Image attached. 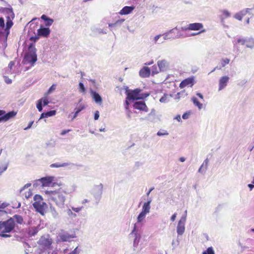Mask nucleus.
<instances>
[{"label": "nucleus", "instance_id": "34", "mask_svg": "<svg viewBox=\"0 0 254 254\" xmlns=\"http://www.w3.org/2000/svg\"><path fill=\"white\" fill-rule=\"evenodd\" d=\"M146 214L140 212L137 217V222L135 224H137V228L139 229V224L141 223L144 219L146 216Z\"/></svg>", "mask_w": 254, "mask_h": 254}, {"label": "nucleus", "instance_id": "30", "mask_svg": "<svg viewBox=\"0 0 254 254\" xmlns=\"http://www.w3.org/2000/svg\"><path fill=\"white\" fill-rule=\"evenodd\" d=\"M246 46L251 49L254 48V39L253 38H246Z\"/></svg>", "mask_w": 254, "mask_h": 254}, {"label": "nucleus", "instance_id": "40", "mask_svg": "<svg viewBox=\"0 0 254 254\" xmlns=\"http://www.w3.org/2000/svg\"><path fill=\"white\" fill-rule=\"evenodd\" d=\"M230 61V59L228 58L222 59L220 61V66L219 67H221V68L225 67L226 64L229 63Z\"/></svg>", "mask_w": 254, "mask_h": 254}, {"label": "nucleus", "instance_id": "5", "mask_svg": "<svg viewBox=\"0 0 254 254\" xmlns=\"http://www.w3.org/2000/svg\"><path fill=\"white\" fill-rule=\"evenodd\" d=\"M129 236H133L134 237L133 240V247L136 248L138 246V243L141 238V235L139 229L137 228V224H134L133 228L129 234Z\"/></svg>", "mask_w": 254, "mask_h": 254}, {"label": "nucleus", "instance_id": "11", "mask_svg": "<svg viewBox=\"0 0 254 254\" xmlns=\"http://www.w3.org/2000/svg\"><path fill=\"white\" fill-rule=\"evenodd\" d=\"M176 30H178L177 27H176L175 28L169 30V31L165 33L162 36H163V40L164 41L166 40L171 39H178L181 37L182 35L179 32H178L177 34L175 36H172L171 35V34L175 33V31Z\"/></svg>", "mask_w": 254, "mask_h": 254}, {"label": "nucleus", "instance_id": "39", "mask_svg": "<svg viewBox=\"0 0 254 254\" xmlns=\"http://www.w3.org/2000/svg\"><path fill=\"white\" fill-rule=\"evenodd\" d=\"M12 218H13V220H15L16 222L18 224H22L23 222V219L21 215L15 214L13 216Z\"/></svg>", "mask_w": 254, "mask_h": 254}, {"label": "nucleus", "instance_id": "3", "mask_svg": "<svg viewBox=\"0 0 254 254\" xmlns=\"http://www.w3.org/2000/svg\"><path fill=\"white\" fill-rule=\"evenodd\" d=\"M15 226L13 218H9L5 221H1V231L5 233H10L14 229Z\"/></svg>", "mask_w": 254, "mask_h": 254}, {"label": "nucleus", "instance_id": "37", "mask_svg": "<svg viewBox=\"0 0 254 254\" xmlns=\"http://www.w3.org/2000/svg\"><path fill=\"white\" fill-rule=\"evenodd\" d=\"M191 101H192L193 104L198 107V108L200 110L202 108V104L200 103L197 100V99L195 97H193L191 98Z\"/></svg>", "mask_w": 254, "mask_h": 254}, {"label": "nucleus", "instance_id": "63", "mask_svg": "<svg viewBox=\"0 0 254 254\" xmlns=\"http://www.w3.org/2000/svg\"><path fill=\"white\" fill-rule=\"evenodd\" d=\"M33 187H34V188H37V187H38V186H41V182H40V179H39V180H38L36 181L34 183V184H33Z\"/></svg>", "mask_w": 254, "mask_h": 254}, {"label": "nucleus", "instance_id": "33", "mask_svg": "<svg viewBox=\"0 0 254 254\" xmlns=\"http://www.w3.org/2000/svg\"><path fill=\"white\" fill-rule=\"evenodd\" d=\"M124 19H121L117 20L115 23H109V27L111 28L113 27H117L118 26H120L122 23L125 21Z\"/></svg>", "mask_w": 254, "mask_h": 254}, {"label": "nucleus", "instance_id": "50", "mask_svg": "<svg viewBox=\"0 0 254 254\" xmlns=\"http://www.w3.org/2000/svg\"><path fill=\"white\" fill-rule=\"evenodd\" d=\"M169 133L167 131L165 130H159L157 132V135L160 136L163 135H167Z\"/></svg>", "mask_w": 254, "mask_h": 254}, {"label": "nucleus", "instance_id": "60", "mask_svg": "<svg viewBox=\"0 0 254 254\" xmlns=\"http://www.w3.org/2000/svg\"><path fill=\"white\" fill-rule=\"evenodd\" d=\"M56 84H53L49 89L48 91V94H50L51 93H52V92H53V91H54L56 89Z\"/></svg>", "mask_w": 254, "mask_h": 254}, {"label": "nucleus", "instance_id": "25", "mask_svg": "<svg viewBox=\"0 0 254 254\" xmlns=\"http://www.w3.org/2000/svg\"><path fill=\"white\" fill-rule=\"evenodd\" d=\"M134 8V7L133 6H126L120 10L119 13L121 15H127L130 13Z\"/></svg>", "mask_w": 254, "mask_h": 254}, {"label": "nucleus", "instance_id": "53", "mask_svg": "<svg viewBox=\"0 0 254 254\" xmlns=\"http://www.w3.org/2000/svg\"><path fill=\"white\" fill-rule=\"evenodd\" d=\"M246 38H238L237 39V43L240 44L242 45H245L246 44Z\"/></svg>", "mask_w": 254, "mask_h": 254}, {"label": "nucleus", "instance_id": "15", "mask_svg": "<svg viewBox=\"0 0 254 254\" xmlns=\"http://www.w3.org/2000/svg\"><path fill=\"white\" fill-rule=\"evenodd\" d=\"M33 206L37 212L42 215H44L45 212V207L47 206V204L45 202L38 203L37 202H35L33 203Z\"/></svg>", "mask_w": 254, "mask_h": 254}, {"label": "nucleus", "instance_id": "49", "mask_svg": "<svg viewBox=\"0 0 254 254\" xmlns=\"http://www.w3.org/2000/svg\"><path fill=\"white\" fill-rule=\"evenodd\" d=\"M79 91L80 92H82V93L85 92L86 89L84 87L83 83L81 82H80L79 83Z\"/></svg>", "mask_w": 254, "mask_h": 254}, {"label": "nucleus", "instance_id": "8", "mask_svg": "<svg viewBox=\"0 0 254 254\" xmlns=\"http://www.w3.org/2000/svg\"><path fill=\"white\" fill-rule=\"evenodd\" d=\"M60 240L63 242H70V239L76 238L75 233L71 234H69L67 231L62 230L58 235Z\"/></svg>", "mask_w": 254, "mask_h": 254}, {"label": "nucleus", "instance_id": "43", "mask_svg": "<svg viewBox=\"0 0 254 254\" xmlns=\"http://www.w3.org/2000/svg\"><path fill=\"white\" fill-rule=\"evenodd\" d=\"M34 200L35 202H37L38 203L43 202L42 201L43 200L42 197L39 194H35L34 196Z\"/></svg>", "mask_w": 254, "mask_h": 254}, {"label": "nucleus", "instance_id": "22", "mask_svg": "<svg viewBox=\"0 0 254 254\" xmlns=\"http://www.w3.org/2000/svg\"><path fill=\"white\" fill-rule=\"evenodd\" d=\"M91 95L93 100L97 104H100L102 102V98L98 93L93 90L90 91Z\"/></svg>", "mask_w": 254, "mask_h": 254}, {"label": "nucleus", "instance_id": "54", "mask_svg": "<svg viewBox=\"0 0 254 254\" xmlns=\"http://www.w3.org/2000/svg\"><path fill=\"white\" fill-rule=\"evenodd\" d=\"M187 94H185V92L184 91L181 92H178L176 95V99H179L181 96H186Z\"/></svg>", "mask_w": 254, "mask_h": 254}, {"label": "nucleus", "instance_id": "14", "mask_svg": "<svg viewBox=\"0 0 254 254\" xmlns=\"http://www.w3.org/2000/svg\"><path fill=\"white\" fill-rule=\"evenodd\" d=\"M202 28H203V25L202 23H193L189 24L187 27H182L181 29L182 31H187L188 30H199Z\"/></svg>", "mask_w": 254, "mask_h": 254}, {"label": "nucleus", "instance_id": "36", "mask_svg": "<svg viewBox=\"0 0 254 254\" xmlns=\"http://www.w3.org/2000/svg\"><path fill=\"white\" fill-rule=\"evenodd\" d=\"M161 36H162V35H161V34L157 35L156 36H155L152 41L153 44H157L163 43L164 42V41L162 40H160V38Z\"/></svg>", "mask_w": 254, "mask_h": 254}, {"label": "nucleus", "instance_id": "4", "mask_svg": "<svg viewBox=\"0 0 254 254\" xmlns=\"http://www.w3.org/2000/svg\"><path fill=\"white\" fill-rule=\"evenodd\" d=\"M103 189V185L101 183L98 185L94 186L91 190V193L93 195L97 204L99 203L102 197Z\"/></svg>", "mask_w": 254, "mask_h": 254}, {"label": "nucleus", "instance_id": "2", "mask_svg": "<svg viewBox=\"0 0 254 254\" xmlns=\"http://www.w3.org/2000/svg\"><path fill=\"white\" fill-rule=\"evenodd\" d=\"M37 60L36 49L33 43L29 44L27 52L25 54L23 63L24 64H30L33 66Z\"/></svg>", "mask_w": 254, "mask_h": 254}, {"label": "nucleus", "instance_id": "7", "mask_svg": "<svg viewBox=\"0 0 254 254\" xmlns=\"http://www.w3.org/2000/svg\"><path fill=\"white\" fill-rule=\"evenodd\" d=\"M140 91L141 90L138 88H136L133 90H127L126 92L127 99H130L132 101L139 100V96Z\"/></svg>", "mask_w": 254, "mask_h": 254}, {"label": "nucleus", "instance_id": "58", "mask_svg": "<svg viewBox=\"0 0 254 254\" xmlns=\"http://www.w3.org/2000/svg\"><path fill=\"white\" fill-rule=\"evenodd\" d=\"M149 95V94L148 92L142 93L140 95L139 94V99H143L147 97Z\"/></svg>", "mask_w": 254, "mask_h": 254}, {"label": "nucleus", "instance_id": "28", "mask_svg": "<svg viewBox=\"0 0 254 254\" xmlns=\"http://www.w3.org/2000/svg\"><path fill=\"white\" fill-rule=\"evenodd\" d=\"M208 162H209V160L208 158H206L203 161L202 164L201 165V166L199 168L198 172L201 174L205 173V172L206 171L207 168Z\"/></svg>", "mask_w": 254, "mask_h": 254}, {"label": "nucleus", "instance_id": "29", "mask_svg": "<svg viewBox=\"0 0 254 254\" xmlns=\"http://www.w3.org/2000/svg\"><path fill=\"white\" fill-rule=\"evenodd\" d=\"M56 110H51L46 112H44L41 114L40 119L47 118L50 117H52L56 114Z\"/></svg>", "mask_w": 254, "mask_h": 254}, {"label": "nucleus", "instance_id": "64", "mask_svg": "<svg viewBox=\"0 0 254 254\" xmlns=\"http://www.w3.org/2000/svg\"><path fill=\"white\" fill-rule=\"evenodd\" d=\"M4 20L3 17H0V28L4 27Z\"/></svg>", "mask_w": 254, "mask_h": 254}, {"label": "nucleus", "instance_id": "45", "mask_svg": "<svg viewBox=\"0 0 254 254\" xmlns=\"http://www.w3.org/2000/svg\"><path fill=\"white\" fill-rule=\"evenodd\" d=\"M12 25L13 22L12 21V19H6V28L9 29L12 27Z\"/></svg>", "mask_w": 254, "mask_h": 254}, {"label": "nucleus", "instance_id": "12", "mask_svg": "<svg viewBox=\"0 0 254 254\" xmlns=\"http://www.w3.org/2000/svg\"><path fill=\"white\" fill-rule=\"evenodd\" d=\"M186 221V215L182 216L179 221L177 227V232L178 235H182L185 230V222Z\"/></svg>", "mask_w": 254, "mask_h": 254}, {"label": "nucleus", "instance_id": "41", "mask_svg": "<svg viewBox=\"0 0 254 254\" xmlns=\"http://www.w3.org/2000/svg\"><path fill=\"white\" fill-rule=\"evenodd\" d=\"M8 204L6 202L0 203V215L2 214H6V212L4 210H1V209H4L6 207L8 206Z\"/></svg>", "mask_w": 254, "mask_h": 254}, {"label": "nucleus", "instance_id": "42", "mask_svg": "<svg viewBox=\"0 0 254 254\" xmlns=\"http://www.w3.org/2000/svg\"><path fill=\"white\" fill-rule=\"evenodd\" d=\"M254 7L253 8H246L240 11L239 13L241 14L242 17L246 15L248 13H249L250 10H253Z\"/></svg>", "mask_w": 254, "mask_h": 254}, {"label": "nucleus", "instance_id": "31", "mask_svg": "<svg viewBox=\"0 0 254 254\" xmlns=\"http://www.w3.org/2000/svg\"><path fill=\"white\" fill-rule=\"evenodd\" d=\"M64 211L70 219H73L77 216V214L73 212L70 207L66 209Z\"/></svg>", "mask_w": 254, "mask_h": 254}, {"label": "nucleus", "instance_id": "1", "mask_svg": "<svg viewBox=\"0 0 254 254\" xmlns=\"http://www.w3.org/2000/svg\"><path fill=\"white\" fill-rule=\"evenodd\" d=\"M45 193L49 201L54 202L59 208L64 207V202L69 194L64 190L60 188L57 190H46Z\"/></svg>", "mask_w": 254, "mask_h": 254}, {"label": "nucleus", "instance_id": "56", "mask_svg": "<svg viewBox=\"0 0 254 254\" xmlns=\"http://www.w3.org/2000/svg\"><path fill=\"white\" fill-rule=\"evenodd\" d=\"M40 38V37L39 36L38 34L37 33V35H35L34 36H31L30 38V40L31 41H34V42H36Z\"/></svg>", "mask_w": 254, "mask_h": 254}, {"label": "nucleus", "instance_id": "48", "mask_svg": "<svg viewBox=\"0 0 254 254\" xmlns=\"http://www.w3.org/2000/svg\"><path fill=\"white\" fill-rule=\"evenodd\" d=\"M159 101L161 103H166L168 101V95L164 94V95L160 99Z\"/></svg>", "mask_w": 254, "mask_h": 254}, {"label": "nucleus", "instance_id": "23", "mask_svg": "<svg viewBox=\"0 0 254 254\" xmlns=\"http://www.w3.org/2000/svg\"><path fill=\"white\" fill-rule=\"evenodd\" d=\"M139 74L141 77H148L150 75V69L147 66H144L140 70Z\"/></svg>", "mask_w": 254, "mask_h": 254}, {"label": "nucleus", "instance_id": "27", "mask_svg": "<svg viewBox=\"0 0 254 254\" xmlns=\"http://www.w3.org/2000/svg\"><path fill=\"white\" fill-rule=\"evenodd\" d=\"M74 166L75 165L73 163H55L52 164L50 165V167L51 168H60V167H65L68 166Z\"/></svg>", "mask_w": 254, "mask_h": 254}, {"label": "nucleus", "instance_id": "35", "mask_svg": "<svg viewBox=\"0 0 254 254\" xmlns=\"http://www.w3.org/2000/svg\"><path fill=\"white\" fill-rule=\"evenodd\" d=\"M50 213H51L52 216L55 218L57 219L59 217V213L56 210V208L52 206H50Z\"/></svg>", "mask_w": 254, "mask_h": 254}, {"label": "nucleus", "instance_id": "32", "mask_svg": "<svg viewBox=\"0 0 254 254\" xmlns=\"http://www.w3.org/2000/svg\"><path fill=\"white\" fill-rule=\"evenodd\" d=\"M223 15L221 16V22L223 24L224 23V19L231 16L230 12L224 9L222 11Z\"/></svg>", "mask_w": 254, "mask_h": 254}, {"label": "nucleus", "instance_id": "24", "mask_svg": "<svg viewBox=\"0 0 254 254\" xmlns=\"http://www.w3.org/2000/svg\"><path fill=\"white\" fill-rule=\"evenodd\" d=\"M157 64L160 71H164L167 70L168 67V63L166 60H163L161 61H158Z\"/></svg>", "mask_w": 254, "mask_h": 254}, {"label": "nucleus", "instance_id": "52", "mask_svg": "<svg viewBox=\"0 0 254 254\" xmlns=\"http://www.w3.org/2000/svg\"><path fill=\"white\" fill-rule=\"evenodd\" d=\"M81 252V249L76 247L72 251L70 252L68 254H79Z\"/></svg>", "mask_w": 254, "mask_h": 254}, {"label": "nucleus", "instance_id": "9", "mask_svg": "<svg viewBox=\"0 0 254 254\" xmlns=\"http://www.w3.org/2000/svg\"><path fill=\"white\" fill-rule=\"evenodd\" d=\"M176 30H178L177 27H176L175 28L169 30V31L165 33L162 36H163V40L164 41L166 40L171 39H178L181 37L182 35L179 32H178L177 34L175 36H172L171 35V34L175 33V31Z\"/></svg>", "mask_w": 254, "mask_h": 254}, {"label": "nucleus", "instance_id": "57", "mask_svg": "<svg viewBox=\"0 0 254 254\" xmlns=\"http://www.w3.org/2000/svg\"><path fill=\"white\" fill-rule=\"evenodd\" d=\"M129 101H131L130 99H127V97H126V99L125 103V107L126 110H128L129 105H130Z\"/></svg>", "mask_w": 254, "mask_h": 254}, {"label": "nucleus", "instance_id": "61", "mask_svg": "<svg viewBox=\"0 0 254 254\" xmlns=\"http://www.w3.org/2000/svg\"><path fill=\"white\" fill-rule=\"evenodd\" d=\"M85 106L83 105H79L78 108H76L74 109V110L78 111L79 113L82 111L83 109H84Z\"/></svg>", "mask_w": 254, "mask_h": 254}, {"label": "nucleus", "instance_id": "16", "mask_svg": "<svg viewBox=\"0 0 254 254\" xmlns=\"http://www.w3.org/2000/svg\"><path fill=\"white\" fill-rule=\"evenodd\" d=\"M50 32L51 30L49 28L43 26H41L40 28L37 30V33L40 37L47 38L49 36Z\"/></svg>", "mask_w": 254, "mask_h": 254}, {"label": "nucleus", "instance_id": "38", "mask_svg": "<svg viewBox=\"0 0 254 254\" xmlns=\"http://www.w3.org/2000/svg\"><path fill=\"white\" fill-rule=\"evenodd\" d=\"M150 207V205H148L143 203L142 211L141 212L146 215L147 214L149 213Z\"/></svg>", "mask_w": 254, "mask_h": 254}, {"label": "nucleus", "instance_id": "18", "mask_svg": "<svg viewBox=\"0 0 254 254\" xmlns=\"http://www.w3.org/2000/svg\"><path fill=\"white\" fill-rule=\"evenodd\" d=\"M49 103V101L46 97H42L38 100L37 102L36 107L39 112H42L43 110V106H46Z\"/></svg>", "mask_w": 254, "mask_h": 254}, {"label": "nucleus", "instance_id": "44", "mask_svg": "<svg viewBox=\"0 0 254 254\" xmlns=\"http://www.w3.org/2000/svg\"><path fill=\"white\" fill-rule=\"evenodd\" d=\"M70 208L71 209L73 212L76 213L80 212L83 208V206H82L81 207H75L70 206Z\"/></svg>", "mask_w": 254, "mask_h": 254}, {"label": "nucleus", "instance_id": "51", "mask_svg": "<svg viewBox=\"0 0 254 254\" xmlns=\"http://www.w3.org/2000/svg\"><path fill=\"white\" fill-rule=\"evenodd\" d=\"M45 22V25L46 26H50L53 24L54 20L52 18L48 17V18Z\"/></svg>", "mask_w": 254, "mask_h": 254}, {"label": "nucleus", "instance_id": "10", "mask_svg": "<svg viewBox=\"0 0 254 254\" xmlns=\"http://www.w3.org/2000/svg\"><path fill=\"white\" fill-rule=\"evenodd\" d=\"M176 30H178L177 27H176L175 28L169 30V31L165 33L162 36H163V40L164 41L166 40L171 39H178L181 37L182 35L179 32H178L177 34L175 36H172L171 35V34L175 33V31Z\"/></svg>", "mask_w": 254, "mask_h": 254}, {"label": "nucleus", "instance_id": "47", "mask_svg": "<svg viewBox=\"0 0 254 254\" xmlns=\"http://www.w3.org/2000/svg\"><path fill=\"white\" fill-rule=\"evenodd\" d=\"M202 254H215L214 251L212 247H209Z\"/></svg>", "mask_w": 254, "mask_h": 254}, {"label": "nucleus", "instance_id": "17", "mask_svg": "<svg viewBox=\"0 0 254 254\" xmlns=\"http://www.w3.org/2000/svg\"><path fill=\"white\" fill-rule=\"evenodd\" d=\"M230 78L227 75L223 76L219 80L218 91L224 89L227 85Z\"/></svg>", "mask_w": 254, "mask_h": 254}, {"label": "nucleus", "instance_id": "62", "mask_svg": "<svg viewBox=\"0 0 254 254\" xmlns=\"http://www.w3.org/2000/svg\"><path fill=\"white\" fill-rule=\"evenodd\" d=\"M190 115V112H186L183 115L182 118L184 120H187V119H189Z\"/></svg>", "mask_w": 254, "mask_h": 254}, {"label": "nucleus", "instance_id": "19", "mask_svg": "<svg viewBox=\"0 0 254 254\" xmlns=\"http://www.w3.org/2000/svg\"><path fill=\"white\" fill-rule=\"evenodd\" d=\"M133 107L134 109L139 110L140 111H148L147 106L145 102L142 101L135 102L133 104Z\"/></svg>", "mask_w": 254, "mask_h": 254}, {"label": "nucleus", "instance_id": "26", "mask_svg": "<svg viewBox=\"0 0 254 254\" xmlns=\"http://www.w3.org/2000/svg\"><path fill=\"white\" fill-rule=\"evenodd\" d=\"M3 11L7 15L6 19H13L14 18V13L12 7H5Z\"/></svg>", "mask_w": 254, "mask_h": 254}, {"label": "nucleus", "instance_id": "21", "mask_svg": "<svg viewBox=\"0 0 254 254\" xmlns=\"http://www.w3.org/2000/svg\"><path fill=\"white\" fill-rule=\"evenodd\" d=\"M194 84V78L193 77L188 78L183 80L180 84V87L184 88L186 86L190 85L191 87Z\"/></svg>", "mask_w": 254, "mask_h": 254}, {"label": "nucleus", "instance_id": "6", "mask_svg": "<svg viewBox=\"0 0 254 254\" xmlns=\"http://www.w3.org/2000/svg\"><path fill=\"white\" fill-rule=\"evenodd\" d=\"M17 114V112L14 110L6 113L4 110H0V123L5 122L14 118Z\"/></svg>", "mask_w": 254, "mask_h": 254}, {"label": "nucleus", "instance_id": "55", "mask_svg": "<svg viewBox=\"0 0 254 254\" xmlns=\"http://www.w3.org/2000/svg\"><path fill=\"white\" fill-rule=\"evenodd\" d=\"M159 72L157 67L156 65H153L152 68V75H154Z\"/></svg>", "mask_w": 254, "mask_h": 254}, {"label": "nucleus", "instance_id": "46", "mask_svg": "<svg viewBox=\"0 0 254 254\" xmlns=\"http://www.w3.org/2000/svg\"><path fill=\"white\" fill-rule=\"evenodd\" d=\"M7 164L0 165V175L7 169Z\"/></svg>", "mask_w": 254, "mask_h": 254}, {"label": "nucleus", "instance_id": "13", "mask_svg": "<svg viewBox=\"0 0 254 254\" xmlns=\"http://www.w3.org/2000/svg\"><path fill=\"white\" fill-rule=\"evenodd\" d=\"M38 244L45 250H50L52 244V239L42 237L38 241Z\"/></svg>", "mask_w": 254, "mask_h": 254}, {"label": "nucleus", "instance_id": "20", "mask_svg": "<svg viewBox=\"0 0 254 254\" xmlns=\"http://www.w3.org/2000/svg\"><path fill=\"white\" fill-rule=\"evenodd\" d=\"M55 177L53 176H48L42 178L40 179L41 183V186H49L54 181Z\"/></svg>", "mask_w": 254, "mask_h": 254}, {"label": "nucleus", "instance_id": "59", "mask_svg": "<svg viewBox=\"0 0 254 254\" xmlns=\"http://www.w3.org/2000/svg\"><path fill=\"white\" fill-rule=\"evenodd\" d=\"M234 17L235 19H238V20H239L240 21H241L242 20V18H243V17L242 16V15H241V14L239 12L236 13L234 15Z\"/></svg>", "mask_w": 254, "mask_h": 254}]
</instances>
